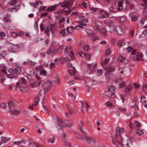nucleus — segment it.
<instances>
[{"label": "nucleus", "instance_id": "obj_1", "mask_svg": "<svg viewBox=\"0 0 147 147\" xmlns=\"http://www.w3.org/2000/svg\"><path fill=\"white\" fill-rule=\"evenodd\" d=\"M73 123L72 122L68 120L63 121L60 118H57L56 123V127L59 130L63 129L65 127H70Z\"/></svg>", "mask_w": 147, "mask_h": 147}, {"label": "nucleus", "instance_id": "obj_2", "mask_svg": "<svg viewBox=\"0 0 147 147\" xmlns=\"http://www.w3.org/2000/svg\"><path fill=\"white\" fill-rule=\"evenodd\" d=\"M115 141L116 142H115V140L113 139L112 143V144H113L115 146V147H116L115 146L116 143H117V144L122 147L124 146V147H129L128 143L125 144L124 142V143L123 144L122 139L120 136H116L115 138Z\"/></svg>", "mask_w": 147, "mask_h": 147}, {"label": "nucleus", "instance_id": "obj_3", "mask_svg": "<svg viewBox=\"0 0 147 147\" xmlns=\"http://www.w3.org/2000/svg\"><path fill=\"white\" fill-rule=\"evenodd\" d=\"M80 22L78 23V25L75 27V29L78 30L80 29L83 28L82 26H86V23H88V20L84 16H82L80 18Z\"/></svg>", "mask_w": 147, "mask_h": 147}, {"label": "nucleus", "instance_id": "obj_4", "mask_svg": "<svg viewBox=\"0 0 147 147\" xmlns=\"http://www.w3.org/2000/svg\"><path fill=\"white\" fill-rule=\"evenodd\" d=\"M97 64L96 62L88 64L87 67L88 68V72L89 74H91L93 73L95 70V67L96 66Z\"/></svg>", "mask_w": 147, "mask_h": 147}, {"label": "nucleus", "instance_id": "obj_5", "mask_svg": "<svg viewBox=\"0 0 147 147\" xmlns=\"http://www.w3.org/2000/svg\"><path fill=\"white\" fill-rule=\"evenodd\" d=\"M125 27L123 26H117L116 28V32L118 35H121L124 32Z\"/></svg>", "mask_w": 147, "mask_h": 147}, {"label": "nucleus", "instance_id": "obj_6", "mask_svg": "<svg viewBox=\"0 0 147 147\" xmlns=\"http://www.w3.org/2000/svg\"><path fill=\"white\" fill-rule=\"evenodd\" d=\"M15 87H16V90H17L18 87H19L20 90L22 92H26L29 90V89L28 88L24 87H21V84H20V82H17L16 85L15 86Z\"/></svg>", "mask_w": 147, "mask_h": 147}, {"label": "nucleus", "instance_id": "obj_7", "mask_svg": "<svg viewBox=\"0 0 147 147\" xmlns=\"http://www.w3.org/2000/svg\"><path fill=\"white\" fill-rule=\"evenodd\" d=\"M81 103L82 104L81 109L82 113H84V111L86 109L87 111H88V109L89 107L87 103L86 102H84L83 101H81Z\"/></svg>", "mask_w": 147, "mask_h": 147}, {"label": "nucleus", "instance_id": "obj_8", "mask_svg": "<svg viewBox=\"0 0 147 147\" xmlns=\"http://www.w3.org/2000/svg\"><path fill=\"white\" fill-rule=\"evenodd\" d=\"M21 71V68L20 67H17L14 69H10L9 70L8 72L12 74H15L16 73H19Z\"/></svg>", "mask_w": 147, "mask_h": 147}, {"label": "nucleus", "instance_id": "obj_9", "mask_svg": "<svg viewBox=\"0 0 147 147\" xmlns=\"http://www.w3.org/2000/svg\"><path fill=\"white\" fill-rule=\"evenodd\" d=\"M78 53L80 56L82 57H84L88 60H89L91 57V55L89 53H88L86 55L84 53L81 51L79 52Z\"/></svg>", "mask_w": 147, "mask_h": 147}, {"label": "nucleus", "instance_id": "obj_10", "mask_svg": "<svg viewBox=\"0 0 147 147\" xmlns=\"http://www.w3.org/2000/svg\"><path fill=\"white\" fill-rule=\"evenodd\" d=\"M115 130L116 133L119 135L124 133L125 131L124 128L119 127H116Z\"/></svg>", "mask_w": 147, "mask_h": 147}, {"label": "nucleus", "instance_id": "obj_11", "mask_svg": "<svg viewBox=\"0 0 147 147\" xmlns=\"http://www.w3.org/2000/svg\"><path fill=\"white\" fill-rule=\"evenodd\" d=\"M143 55L140 53H137L134 56V59L137 60H142Z\"/></svg>", "mask_w": 147, "mask_h": 147}, {"label": "nucleus", "instance_id": "obj_12", "mask_svg": "<svg viewBox=\"0 0 147 147\" xmlns=\"http://www.w3.org/2000/svg\"><path fill=\"white\" fill-rule=\"evenodd\" d=\"M10 115L11 116L16 115L20 113V111L19 110L14 109L11 110L9 111Z\"/></svg>", "mask_w": 147, "mask_h": 147}, {"label": "nucleus", "instance_id": "obj_13", "mask_svg": "<svg viewBox=\"0 0 147 147\" xmlns=\"http://www.w3.org/2000/svg\"><path fill=\"white\" fill-rule=\"evenodd\" d=\"M83 138L84 140H86L88 143H90L91 141H94V138L91 136H85Z\"/></svg>", "mask_w": 147, "mask_h": 147}, {"label": "nucleus", "instance_id": "obj_14", "mask_svg": "<svg viewBox=\"0 0 147 147\" xmlns=\"http://www.w3.org/2000/svg\"><path fill=\"white\" fill-rule=\"evenodd\" d=\"M105 76L106 79L108 81L113 77V74L111 73L106 72L105 74Z\"/></svg>", "mask_w": 147, "mask_h": 147}, {"label": "nucleus", "instance_id": "obj_15", "mask_svg": "<svg viewBox=\"0 0 147 147\" xmlns=\"http://www.w3.org/2000/svg\"><path fill=\"white\" fill-rule=\"evenodd\" d=\"M115 30V27L113 25L108 26L107 28V31L111 33L114 32Z\"/></svg>", "mask_w": 147, "mask_h": 147}, {"label": "nucleus", "instance_id": "obj_16", "mask_svg": "<svg viewBox=\"0 0 147 147\" xmlns=\"http://www.w3.org/2000/svg\"><path fill=\"white\" fill-rule=\"evenodd\" d=\"M19 6L15 5L13 6V8H9L8 9L7 11L8 12H11L13 11L14 10H15L16 11L19 8Z\"/></svg>", "mask_w": 147, "mask_h": 147}, {"label": "nucleus", "instance_id": "obj_17", "mask_svg": "<svg viewBox=\"0 0 147 147\" xmlns=\"http://www.w3.org/2000/svg\"><path fill=\"white\" fill-rule=\"evenodd\" d=\"M70 5L69 2L67 1H65L61 4V6L62 7H65L69 6Z\"/></svg>", "mask_w": 147, "mask_h": 147}, {"label": "nucleus", "instance_id": "obj_18", "mask_svg": "<svg viewBox=\"0 0 147 147\" xmlns=\"http://www.w3.org/2000/svg\"><path fill=\"white\" fill-rule=\"evenodd\" d=\"M123 2L122 1H119L118 4V6L117 7V9L119 11H120L123 9L122 7Z\"/></svg>", "mask_w": 147, "mask_h": 147}, {"label": "nucleus", "instance_id": "obj_19", "mask_svg": "<svg viewBox=\"0 0 147 147\" xmlns=\"http://www.w3.org/2000/svg\"><path fill=\"white\" fill-rule=\"evenodd\" d=\"M56 8V5L51 6L48 7V9L47 10V11L48 12H51L55 10V9Z\"/></svg>", "mask_w": 147, "mask_h": 147}, {"label": "nucleus", "instance_id": "obj_20", "mask_svg": "<svg viewBox=\"0 0 147 147\" xmlns=\"http://www.w3.org/2000/svg\"><path fill=\"white\" fill-rule=\"evenodd\" d=\"M26 142V141L24 140H22L20 141H15L13 142V144L14 145H18L20 144H25Z\"/></svg>", "mask_w": 147, "mask_h": 147}, {"label": "nucleus", "instance_id": "obj_21", "mask_svg": "<svg viewBox=\"0 0 147 147\" xmlns=\"http://www.w3.org/2000/svg\"><path fill=\"white\" fill-rule=\"evenodd\" d=\"M10 14H7L6 16L4 17V21L6 22H10Z\"/></svg>", "mask_w": 147, "mask_h": 147}, {"label": "nucleus", "instance_id": "obj_22", "mask_svg": "<svg viewBox=\"0 0 147 147\" xmlns=\"http://www.w3.org/2000/svg\"><path fill=\"white\" fill-rule=\"evenodd\" d=\"M107 29H105L104 28H102L100 30V31L101 34L103 36H106L107 35V33L106 32Z\"/></svg>", "mask_w": 147, "mask_h": 147}, {"label": "nucleus", "instance_id": "obj_23", "mask_svg": "<svg viewBox=\"0 0 147 147\" xmlns=\"http://www.w3.org/2000/svg\"><path fill=\"white\" fill-rule=\"evenodd\" d=\"M59 31L62 36H66V34L65 29H63L62 30H59Z\"/></svg>", "mask_w": 147, "mask_h": 147}, {"label": "nucleus", "instance_id": "obj_24", "mask_svg": "<svg viewBox=\"0 0 147 147\" xmlns=\"http://www.w3.org/2000/svg\"><path fill=\"white\" fill-rule=\"evenodd\" d=\"M115 88L113 86H109L108 87V90L110 92H114Z\"/></svg>", "mask_w": 147, "mask_h": 147}, {"label": "nucleus", "instance_id": "obj_25", "mask_svg": "<svg viewBox=\"0 0 147 147\" xmlns=\"http://www.w3.org/2000/svg\"><path fill=\"white\" fill-rule=\"evenodd\" d=\"M138 18V17L136 15H133L131 17V21L132 22L136 21Z\"/></svg>", "mask_w": 147, "mask_h": 147}, {"label": "nucleus", "instance_id": "obj_26", "mask_svg": "<svg viewBox=\"0 0 147 147\" xmlns=\"http://www.w3.org/2000/svg\"><path fill=\"white\" fill-rule=\"evenodd\" d=\"M30 147H44L42 145L40 144H36L35 143H31L30 144Z\"/></svg>", "mask_w": 147, "mask_h": 147}, {"label": "nucleus", "instance_id": "obj_27", "mask_svg": "<svg viewBox=\"0 0 147 147\" xmlns=\"http://www.w3.org/2000/svg\"><path fill=\"white\" fill-rule=\"evenodd\" d=\"M34 102L35 103L33 104V106H36L38 105V102L39 101V99L38 98H35L34 100Z\"/></svg>", "mask_w": 147, "mask_h": 147}, {"label": "nucleus", "instance_id": "obj_28", "mask_svg": "<svg viewBox=\"0 0 147 147\" xmlns=\"http://www.w3.org/2000/svg\"><path fill=\"white\" fill-rule=\"evenodd\" d=\"M125 43L123 40H119L118 42L117 46L118 47H121Z\"/></svg>", "mask_w": 147, "mask_h": 147}, {"label": "nucleus", "instance_id": "obj_29", "mask_svg": "<svg viewBox=\"0 0 147 147\" xmlns=\"http://www.w3.org/2000/svg\"><path fill=\"white\" fill-rule=\"evenodd\" d=\"M86 32L88 35L90 36H91L93 34L94 35V33L91 30L87 29L86 30Z\"/></svg>", "mask_w": 147, "mask_h": 147}, {"label": "nucleus", "instance_id": "obj_30", "mask_svg": "<svg viewBox=\"0 0 147 147\" xmlns=\"http://www.w3.org/2000/svg\"><path fill=\"white\" fill-rule=\"evenodd\" d=\"M74 29L71 27L68 28L67 30V31L68 34H71L73 31Z\"/></svg>", "mask_w": 147, "mask_h": 147}, {"label": "nucleus", "instance_id": "obj_31", "mask_svg": "<svg viewBox=\"0 0 147 147\" xmlns=\"http://www.w3.org/2000/svg\"><path fill=\"white\" fill-rule=\"evenodd\" d=\"M15 46H13L10 47L8 51L10 52L15 53L16 51V49H15Z\"/></svg>", "mask_w": 147, "mask_h": 147}, {"label": "nucleus", "instance_id": "obj_32", "mask_svg": "<svg viewBox=\"0 0 147 147\" xmlns=\"http://www.w3.org/2000/svg\"><path fill=\"white\" fill-rule=\"evenodd\" d=\"M45 82L43 80H40L38 82V86L42 87L44 86L45 84Z\"/></svg>", "mask_w": 147, "mask_h": 147}, {"label": "nucleus", "instance_id": "obj_33", "mask_svg": "<svg viewBox=\"0 0 147 147\" xmlns=\"http://www.w3.org/2000/svg\"><path fill=\"white\" fill-rule=\"evenodd\" d=\"M17 102L16 101H15L14 102H13L12 101H9L8 102V104L10 108L11 106L13 105H16V103Z\"/></svg>", "mask_w": 147, "mask_h": 147}, {"label": "nucleus", "instance_id": "obj_34", "mask_svg": "<svg viewBox=\"0 0 147 147\" xmlns=\"http://www.w3.org/2000/svg\"><path fill=\"white\" fill-rule=\"evenodd\" d=\"M20 81L21 83L23 85H25L27 83L26 80L23 78H21L20 79Z\"/></svg>", "mask_w": 147, "mask_h": 147}, {"label": "nucleus", "instance_id": "obj_35", "mask_svg": "<svg viewBox=\"0 0 147 147\" xmlns=\"http://www.w3.org/2000/svg\"><path fill=\"white\" fill-rule=\"evenodd\" d=\"M97 75L101 76L103 72V71L101 69H98L96 70Z\"/></svg>", "mask_w": 147, "mask_h": 147}, {"label": "nucleus", "instance_id": "obj_36", "mask_svg": "<svg viewBox=\"0 0 147 147\" xmlns=\"http://www.w3.org/2000/svg\"><path fill=\"white\" fill-rule=\"evenodd\" d=\"M136 134L139 135H140L143 134V130L140 129H137L136 131Z\"/></svg>", "mask_w": 147, "mask_h": 147}, {"label": "nucleus", "instance_id": "obj_37", "mask_svg": "<svg viewBox=\"0 0 147 147\" xmlns=\"http://www.w3.org/2000/svg\"><path fill=\"white\" fill-rule=\"evenodd\" d=\"M106 71L107 70V72L111 73L114 70V68L111 67H107Z\"/></svg>", "mask_w": 147, "mask_h": 147}, {"label": "nucleus", "instance_id": "obj_38", "mask_svg": "<svg viewBox=\"0 0 147 147\" xmlns=\"http://www.w3.org/2000/svg\"><path fill=\"white\" fill-rule=\"evenodd\" d=\"M89 48V46L87 44L84 45L83 47V50L85 51H87Z\"/></svg>", "mask_w": 147, "mask_h": 147}, {"label": "nucleus", "instance_id": "obj_39", "mask_svg": "<svg viewBox=\"0 0 147 147\" xmlns=\"http://www.w3.org/2000/svg\"><path fill=\"white\" fill-rule=\"evenodd\" d=\"M56 28V25L54 24H52L50 27V30L51 31H54Z\"/></svg>", "mask_w": 147, "mask_h": 147}, {"label": "nucleus", "instance_id": "obj_40", "mask_svg": "<svg viewBox=\"0 0 147 147\" xmlns=\"http://www.w3.org/2000/svg\"><path fill=\"white\" fill-rule=\"evenodd\" d=\"M83 124L82 122L81 121L79 125V129L80 130L83 132H84V131L83 129Z\"/></svg>", "mask_w": 147, "mask_h": 147}, {"label": "nucleus", "instance_id": "obj_41", "mask_svg": "<svg viewBox=\"0 0 147 147\" xmlns=\"http://www.w3.org/2000/svg\"><path fill=\"white\" fill-rule=\"evenodd\" d=\"M40 74L43 76H46L47 74L46 71L44 69L42 70L40 72Z\"/></svg>", "mask_w": 147, "mask_h": 147}, {"label": "nucleus", "instance_id": "obj_42", "mask_svg": "<svg viewBox=\"0 0 147 147\" xmlns=\"http://www.w3.org/2000/svg\"><path fill=\"white\" fill-rule=\"evenodd\" d=\"M64 144L66 147H71V144L69 142L65 141L64 142Z\"/></svg>", "mask_w": 147, "mask_h": 147}, {"label": "nucleus", "instance_id": "obj_43", "mask_svg": "<svg viewBox=\"0 0 147 147\" xmlns=\"http://www.w3.org/2000/svg\"><path fill=\"white\" fill-rule=\"evenodd\" d=\"M94 30L96 33L100 32V29L99 28L96 26H94L93 27Z\"/></svg>", "mask_w": 147, "mask_h": 147}, {"label": "nucleus", "instance_id": "obj_44", "mask_svg": "<svg viewBox=\"0 0 147 147\" xmlns=\"http://www.w3.org/2000/svg\"><path fill=\"white\" fill-rule=\"evenodd\" d=\"M105 105L107 106L111 107H113L112 104L110 102H107L105 103Z\"/></svg>", "mask_w": 147, "mask_h": 147}, {"label": "nucleus", "instance_id": "obj_45", "mask_svg": "<svg viewBox=\"0 0 147 147\" xmlns=\"http://www.w3.org/2000/svg\"><path fill=\"white\" fill-rule=\"evenodd\" d=\"M68 67L69 70L74 69L75 68L72 66V64L71 63H69L68 65Z\"/></svg>", "mask_w": 147, "mask_h": 147}, {"label": "nucleus", "instance_id": "obj_46", "mask_svg": "<svg viewBox=\"0 0 147 147\" xmlns=\"http://www.w3.org/2000/svg\"><path fill=\"white\" fill-rule=\"evenodd\" d=\"M17 3L16 1V0H12L10 1L9 2V4L10 5H15Z\"/></svg>", "mask_w": 147, "mask_h": 147}, {"label": "nucleus", "instance_id": "obj_47", "mask_svg": "<svg viewBox=\"0 0 147 147\" xmlns=\"http://www.w3.org/2000/svg\"><path fill=\"white\" fill-rule=\"evenodd\" d=\"M132 89V87L130 86H128L126 87V90L127 92L131 91Z\"/></svg>", "mask_w": 147, "mask_h": 147}, {"label": "nucleus", "instance_id": "obj_48", "mask_svg": "<svg viewBox=\"0 0 147 147\" xmlns=\"http://www.w3.org/2000/svg\"><path fill=\"white\" fill-rule=\"evenodd\" d=\"M68 72L71 75H74L75 73V69H74L70 70Z\"/></svg>", "mask_w": 147, "mask_h": 147}, {"label": "nucleus", "instance_id": "obj_49", "mask_svg": "<svg viewBox=\"0 0 147 147\" xmlns=\"http://www.w3.org/2000/svg\"><path fill=\"white\" fill-rule=\"evenodd\" d=\"M144 4H142L141 5L146 8H147V0H143Z\"/></svg>", "mask_w": 147, "mask_h": 147}, {"label": "nucleus", "instance_id": "obj_50", "mask_svg": "<svg viewBox=\"0 0 147 147\" xmlns=\"http://www.w3.org/2000/svg\"><path fill=\"white\" fill-rule=\"evenodd\" d=\"M47 83L48 85L49 86H51L53 84V82L50 80H48L47 81Z\"/></svg>", "mask_w": 147, "mask_h": 147}, {"label": "nucleus", "instance_id": "obj_51", "mask_svg": "<svg viewBox=\"0 0 147 147\" xmlns=\"http://www.w3.org/2000/svg\"><path fill=\"white\" fill-rule=\"evenodd\" d=\"M111 52V51L110 49H107L105 52V55L107 56L109 55H110V53Z\"/></svg>", "mask_w": 147, "mask_h": 147}, {"label": "nucleus", "instance_id": "obj_52", "mask_svg": "<svg viewBox=\"0 0 147 147\" xmlns=\"http://www.w3.org/2000/svg\"><path fill=\"white\" fill-rule=\"evenodd\" d=\"M6 105L5 103L0 104V107L3 109H5L6 107Z\"/></svg>", "mask_w": 147, "mask_h": 147}, {"label": "nucleus", "instance_id": "obj_53", "mask_svg": "<svg viewBox=\"0 0 147 147\" xmlns=\"http://www.w3.org/2000/svg\"><path fill=\"white\" fill-rule=\"evenodd\" d=\"M91 36L93 37V41H95L96 40H98V37L96 36V34L94 33V35H92Z\"/></svg>", "mask_w": 147, "mask_h": 147}, {"label": "nucleus", "instance_id": "obj_54", "mask_svg": "<svg viewBox=\"0 0 147 147\" xmlns=\"http://www.w3.org/2000/svg\"><path fill=\"white\" fill-rule=\"evenodd\" d=\"M1 140L4 143H5L7 142L8 140V139H7L5 137H1Z\"/></svg>", "mask_w": 147, "mask_h": 147}, {"label": "nucleus", "instance_id": "obj_55", "mask_svg": "<svg viewBox=\"0 0 147 147\" xmlns=\"http://www.w3.org/2000/svg\"><path fill=\"white\" fill-rule=\"evenodd\" d=\"M6 54V52L5 51H3L0 54V55L1 57H4Z\"/></svg>", "mask_w": 147, "mask_h": 147}, {"label": "nucleus", "instance_id": "obj_56", "mask_svg": "<svg viewBox=\"0 0 147 147\" xmlns=\"http://www.w3.org/2000/svg\"><path fill=\"white\" fill-rule=\"evenodd\" d=\"M55 138L54 137L53 138L49 139L48 140V142H51L52 143H53L54 142V138Z\"/></svg>", "mask_w": 147, "mask_h": 147}, {"label": "nucleus", "instance_id": "obj_57", "mask_svg": "<svg viewBox=\"0 0 147 147\" xmlns=\"http://www.w3.org/2000/svg\"><path fill=\"white\" fill-rule=\"evenodd\" d=\"M4 36H5V33L2 32H0V40L2 39V37Z\"/></svg>", "mask_w": 147, "mask_h": 147}, {"label": "nucleus", "instance_id": "obj_58", "mask_svg": "<svg viewBox=\"0 0 147 147\" xmlns=\"http://www.w3.org/2000/svg\"><path fill=\"white\" fill-rule=\"evenodd\" d=\"M18 34L15 32H13L11 33V35L14 37H16L17 36Z\"/></svg>", "mask_w": 147, "mask_h": 147}, {"label": "nucleus", "instance_id": "obj_59", "mask_svg": "<svg viewBox=\"0 0 147 147\" xmlns=\"http://www.w3.org/2000/svg\"><path fill=\"white\" fill-rule=\"evenodd\" d=\"M146 99L145 97L142 96H141V102H143L146 101Z\"/></svg>", "mask_w": 147, "mask_h": 147}, {"label": "nucleus", "instance_id": "obj_60", "mask_svg": "<svg viewBox=\"0 0 147 147\" xmlns=\"http://www.w3.org/2000/svg\"><path fill=\"white\" fill-rule=\"evenodd\" d=\"M134 124L137 127H139L141 126L140 124L137 121H135Z\"/></svg>", "mask_w": 147, "mask_h": 147}, {"label": "nucleus", "instance_id": "obj_61", "mask_svg": "<svg viewBox=\"0 0 147 147\" xmlns=\"http://www.w3.org/2000/svg\"><path fill=\"white\" fill-rule=\"evenodd\" d=\"M70 57L71 58L73 59L74 58V55L73 51H71L70 52Z\"/></svg>", "mask_w": 147, "mask_h": 147}, {"label": "nucleus", "instance_id": "obj_62", "mask_svg": "<svg viewBox=\"0 0 147 147\" xmlns=\"http://www.w3.org/2000/svg\"><path fill=\"white\" fill-rule=\"evenodd\" d=\"M133 49V48L130 46L128 47L127 48V50L128 52H130Z\"/></svg>", "mask_w": 147, "mask_h": 147}, {"label": "nucleus", "instance_id": "obj_63", "mask_svg": "<svg viewBox=\"0 0 147 147\" xmlns=\"http://www.w3.org/2000/svg\"><path fill=\"white\" fill-rule=\"evenodd\" d=\"M46 7L45 6H40L39 8V9L41 11H43L46 9Z\"/></svg>", "mask_w": 147, "mask_h": 147}, {"label": "nucleus", "instance_id": "obj_64", "mask_svg": "<svg viewBox=\"0 0 147 147\" xmlns=\"http://www.w3.org/2000/svg\"><path fill=\"white\" fill-rule=\"evenodd\" d=\"M4 80L3 76L0 75V82H3Z\"/></svg>", "mask_w": 147, "mask_h": 147}]
</instances>
